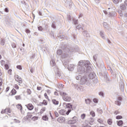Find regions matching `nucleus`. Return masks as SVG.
Instances as JSON below:
<instances>
[{
    "mask_svg": "<svg viewBox=\"0 0 127 127\" xmlns=\"http://www.w3.org/2000/svg\"><path fill=\"white\" fill-rule=\"evenodd\" d=\"M100 35L103 39H106V37H105V32L104 31H100Z\"/></svg>",
    "mask_w": 127,
    "mask_h": 127,
    "instance_id": "nucleus-17",
    "label": "nucleus"
},
{
    "mask_svg": "<svg viewBox=\"0 0 127 127\" xmlns=\"http://www.w3.org/2000/svg\"><path fill=\"white\" fill-rule=\"evenodd\" d=\"M77 117L75 116L73 117L71 120H68L67 121L68 125H74V124H76L77 123Z\"/></svg>",
    "mask_w": 127,
    "mask_h": 127,
    "instance_id": "nucleus-4",
    "label": "nucleus"
},
{
    "mask_svg": "<svg viewBox=\"0 0 127 127\" xmlns=\"http://www.w3.org/2000/svg\"><path fill=\"white\" fill-rule=\"evenodd\" d=\"M66 107L67 109H67V111L65 113L66 115L68 116V115H69V114H70L72 111L71 109H72V106L70 103H68L66 104Z\"/></svg>",
    "mask_w": 127,
    "mask_h": 127,
    "instance_id": "nucleus-5",
    "label": "nucleus"
},
{
    "mask_svg": "<svg viewBox=\"0 0 127 127\" xmlns=\"http://www.w3.org/2000/svg\"><path fill=\"white\" fill-rule=\"evenodd\" d=\"M11 71H12V70H11V69H10L8 70V74L9 75H11Z\"/></svg>",
    "mask_w": 127,
    "mask_h": 127,
    "instance_id": "nucleus-59",
    "label": "nucleus"
},
{
    "mask_svg": "<svg viewBox=\"0 0 127 127\" xmlns=\"http://www.w3.org/2000/svg\"><path fill=\"white\" fill-rule=\"evenodd\" d=\"M14 87L15 89H16L17 90H18V89H19V87L17 84H15Z\"/></svg>",
    "mask_w": 127,
    "mask_h": 127,
    "instance_id": "nucleus-56",
    "label": "nucleus"
},
{
    "mask_svg": "<svg viewBox=\"0 0 127 127\" xmlns=\"http://www.w3.org/2000/svg\"><path fill=\"white\" fill-rule=\"evenodd\" d=\"M117 126H118L119 127H122L123 125H124V122L123 121V120L117 121Z\"/></svg>",
    "mask_w": 127,
    "mask_h": 127,
    "instance_id": "nucleus-18",
    "label": "nucleus"
},
{
    "mask_svg": "<svg viewBox=\"0 0 127 127\" xmlns=\"http://www.w3.org/2000/svg\"><path fill=\"white\" fill-rule=\"evenodd\" d=\"M11 95L13 96L14 95H15L16 94V90L15 89H12L11 91Z\"/></svg>",
    "mask_w": 127,
    "mask_h": 127,
    "instance_id": "nucleus-27",
    "label": "nucleus"
},
{
    "mask_svg": "<svg viewBox=\"0 0 127 127\" xmlns=\"http://www.w3.org/2000/svg\"><path fill=\"white\" fill-rule=\"evenodd\" d=\"M122 119H123V116H122L121 115H118V116H116L117 120H122Z\"/></svg>",
    "mask_w": 127,
    "mask_h": 127,
    "instance_id": "nucleus-41",
    "label": "nucleus"
},
{
    "mask_svg": "<svg viewBox=\"0 0 127 127\" xmlns=\"http://www.w3.org/2000/svg\"><path fill=\"white\" fill-rule=\"evenodd\" d=\"M73 21V23L75 25H76V24H78V20H76V19H73L72 20Z\"/></svg>",
    "mask_w": 127,
    "mask_h": 127,
    "instance_id": "nucleus-46",
    "label": "nucleus"
},
{
    "mask_svg": "<svg viewBox=\"0 0 127 127\" xmlns=\"http://www.w3.org/2000/svg\"><path fill=\"white\" fill-rule=\"evenodd\" d=\"M67 19L68 21L70 22V21H72V20H73L74 19L71 17V15H67Z\"/></svg>",
    "mask_w": 127,
    "mask_h": 127,
    "instance_id": "nucleus-31",
    "label": "nucleus"
},
{
    "mask_svg": "<svg viewBox=\"0 0 127 127\" xmlns=\"http://www.w3.org/2000/svg\"><path fill=\"white\" fill-rule=\"evenodd\" d=\"M97 66L99 69H100L101 72L104 73V72L107 71L106 69V67L105 66V64H104V62L103 61H101L100 64H97Z\"/></svg>",
    "mask_w": 127,
    "mask_h": 127,
    "instance_id": "nucleus-3",
    "label": "nucleus"
},
{
    "mask_svg": "<svg viewBox=\"0 0 127 127\" xmlns=\"http://www.w3.org/2000/svg\"><path fill=\"white\" fill-rule=\"evenodd\" d=\"M60 95L63 97L64 101L65 102H70V101H71V97L68 96V94H67L66 92L61 91L60 93Z\"/></svg>",
    "mask_w": 127,
    "mask_h": 127,
    "instance_id": "nucleus-2",
    "label": "nucleus"
},
{
    "mask_svg": "<svg viewBox=\"0 0 127 127\" xmlns=\"http://www.w3.org/2000/svg\"><path fill=\"white\" fill-rule=\"evenodd\" d=\"M32 120L33 121H36V120H38V117L34 116L32 118Z\"/></svg>",
    "mask_w": 127,
    "mask_h": 127,
    "instance_id": "nucleus-50",
    "label": "nucleus"
},
{
    "mask_svg": "<svg viewBox=\"0 0 127 127\" xmlns=\"http://www.w3.org/2000/svg\"><path fill=\"white\" fill-rule=\"evenodd\" d=\"M16 100H21V96L20 95H17L15 96Z\"/></svg>",
    "mask_w": 127,
    "mask_h": 127,
    "instance_id": "nucleus-38",
    "label": "nucleus"
},
{
    "mask_svg": "<svg viewBox=\"0 0 127 127\" xmlns=\"http://www.w3.org/2000/svg\"><path fill=\"white\" fill-rule=\"evenodd\" d=\"M26 33H30V30L28 29H26Z\"/></svg>",
    "mask_w": 127,
    "mask_h": 127,
    "instance_id": "nucleus-63",
    "label": "nucleus"
},
{
    "mask_svg": "<svg viewBox=\"0 0 127 127\" xmlns=\"http://www.w3.org/2000/svg\"><path fill=\"white\" fill-rule=\"evenodd\" d=\"M108 15L109 17H111V16H113V14H112V13H111L110 12H108Z\"/></svg>",
    "mask_w": 127,
    "mask_h": 127,
    "instance_id": "nucleus-61",
    "label": "nucleus"
},
{
    "mask_svg": "<svg viewBox=\"0 0 127 127\" xmlns=\"http://www.w3.org/2000/svg\"><path fill=\"white\" fill-rule=\"evenodd\" d=\"M85 102L87 105H90L91 103V99H87L85 100Z\"/></svg>",
    "mask_w": 127,
    "mask_h": 127,
    "instance_id": "nucleus-29",
    "label": "nucleus"
},
{
    "mask_svg": "<svg viewBox=\"0 0 127 127\" xmlns=\"http://www.w3.org/2000/svg\"><path fill=\"white\" fill-rule=\"evenodd\" d=\"M92 72V68H91V71L88 73L89 74L88 75V77L90 80H93V79H95L96 78V73L94 72Z\"/></svg>",
    "mask_w": 127,
    "mask_h": 127,
    "instance_id": "nucleus-8",
    "label": "nucleus"
},
{
    "mask_svg": "<svg viewBox=\"0 0 127 127\" xmlns=\"http://www.w3.org/2000/svg\"><path fill=\"white\" fill-rule=\"evenodd\" d=\"M93 101L95 103V104H98L99 103V100L97 98H94L93 99Z\"/></svg>",
    "mask_w": 127,
    "mask_h": 127,
    "instance_id": "nucleus-39",
    "label": "nucleus"
},
{
    "mask_svg": "<svg viewBox=\"0 0 127 127\" xmlns=\"http://www.w3.org/2000/svg\"><path fill=\"white\" fill-rule=\"evenodd\" d=\"M113 1L115 4H117V3H119V0H113Z\"/></svg>",
    "mask_w": 127,
    "mask_h": 127,
    "instance_id": "nucleus-55",
    "label": "nucleus"
},
{
    "mask_svg": "<svg viewBox=\"0 0 127 127\" xmlns=\"http://www.w3.org/2000/svg\"><path fill=\"white\" fill-rule=\"evenodd\" d=\"M27 93L28 95H30V94H31V90L29 89H27Z\"/></svg>",
    "mask_w": 127,
    "mask_h": 127,
    "instance_id": "nucleus-53",
    "label": "nucleus"
},
{
    "mask_svg": "<svg viewBox=\"0 0 127 127\" xmlns=\"http://www.w3.org/2000/svg\"><path fill=\"white\" fill-rule=\"evenodd\" d=\"M103 26L104 28H106L108 30H110V27L109 26V25L106 22L103 23Z\"/></svg>",
    "mask_w": 127,
    "mask_h": 127,
    "instance_id": "nucleus-20",
    "label": "nucleus"
},
{
    "mask_svg": "<svg viewBox=\"0 0 127 127\" xmlns=\"http://www.w3.org/2000/svg\"><path fill=\"white\" fill-rule=\"evenodd\" d=\"M49 35H50L51 36L54 37V33L52 31L49 32Z\"/></svg>",
    "mask_w": 127,
    "mask_h": 127,
    "instance_id": "nucleus-44",
    "label": "nucleus"
},
{
    "mask_svg": "<svg viewBox=\"0 0 127 127\" xmlns=\"http://www.w3.org/2000/svg\"><path fill=\"white\" fill-rule=\"evenodd\" d=\"M42 119L43 120V121H48V117H47V116L46 115L43 116L42 117Z\"/></svg>",
    "mask_w": 127,
    "mask_h": 127,
    "instance_id": "nucleus-34",
    "label": "nucleus"
},
{
    "mask_svg": "<svg viewBox=\"0 0 127 127\" xmlns=\"http://www.w3.org/2000/svg\"><path fill=\"white\" fill-rule=\"evenodd\" d=\"M1 67L3 68V65H5V62L3 60L0 61Z\"/></svg>",
    "mask_w": 127,
    "mask_h": 127,
    "instance_id": "nucleus-28",
    "label": "nucleus"
},
{
    "mask_svg": "<svg viewBox=\"0 0 127 127\" xmlns=\"http://www.w3.org/2000/svg\"><path fill=\"white\" fill-rule=\"evenodd\" d=\"M59 114L61 115V116H64L65 115V110L64 109H61L59 111Z\"/></svg>",
    "mask_w": 127,
    "mask_h": 127,
    "instance_id": "nucleus-19",
    "label": "nucleus"
},
{
    "mask_svg": "<svg viewBox=\"0 0 127 127\" xmlns=\"http://www.w3.org/2000/svg\"><path fill=\"white\" fill-rule=\"evenodd\" d=\"M17 108L18 109V110H20L21 112L22 111V106L21 104H18L17 105Z\"/></svg>",
    "mask_w": 127,
    "mask_h": 127,
    "instance_id": "nucleus-30",
    "label": "nucleus"
},
{
    "mask_svg": "<svg viewBox=\"0 0 127 127\" xmlns=\"http://www.w3.org/2000/svg\"><path fill=\"white\" fill-rule=\"evenodd\" d=\"M42 104L45 105V106H47V101L46 100H43V102L42 103Z\"/></svg>",
    "mask_w": 127,
    "mask_h": 127,
    "instance_id": "nucleus-48",
    "label": "nucleus"
},
{
    "mask_svg": "<svg viewBox=\"0 0 127 127\" xmlns=\"http://www.w3.org/2000/svg\"><path fill=\"white\" fill-rule=\"evenodd\" d=\"M5 44V40L4 39H2L0 42V45H2V46H3L4 44Z\"/></svg>",
    "mask_w": 127,
    "mask_h": 127,
    "instance_id": "nucleus-32",
    "label": "nucleus"
},
{
    "mask_svg": "<svg viewBox=\"0 0 127 127\" xmlns=\"http://www.w3.org/2000/svg\"><path fill=\"white\" fill-rule=\"evenodd\" d=\"M82 29V30H84V29H83V27L82 26H81V25H78L77 27H76V29Z\"/></svg>",
    "mask_w": 127,
    "mask_h": 127,
    "instance_id": "nucleus-42",
    "label": "nucleus"
},
{
    "mask_svg": "<svg viewBox=\"0 0 127 127\" xmlns=\"http://www.w3.org/2000/svg\"><path fill=\"white\" fill-rule=\"evenodd\" d=\"M17 69H19V70H22V67H21V65H18L16 66Z\"/></svg>",
    "mask_w": 127,
    "mask_h": 127,
    "instance_id": "nucleus-49",
    "label": "nucleus"
},
{
    "mask_svg": "<svg viewBox=\"0 0 127 127\" xmlns=\"http://www.w3.org/2000/svg\"><path fill=\"white\" fill-rule=\"evenodd\" d=\"M4 67H5V69L6 70H8V69L9 68V66H8V64H4Z\"/></svg>",
    "mask_w": 127,
    "mask_h": 127,
    "instance_id": "nucleus-51",
    "label": "nucleus"
},
{
    "mask_svg": "<svg viewBox=\"0 0 127 127\" xmlns=\"http://www.w3.org/2000/svg\"><path fill=\"white\" fill-rule=\"evenodd\" d=\"M72 87H73V88H74L76 90H80V86H79V85H78V84H73Z\"/></svg>",
    "mask_w": 127,
    "mask_h": 127,
    "instance_id": "nucleus-23",
    "label": "nucleus"
},
{
    "mask_svg": "<svg viewBox=\"0 0 127 127\" xmlns=\"http://www.w3.org/2000/svg\"><path fill=\"white\" fill-rule=\"evenodd\" d=\"M103 74L104 75V78L107 80V81H111V79L110 78V76H109V73H108V71L107 70H105V71H104Z\"/></svg>",
    "mask_w": 127,
    "mask_h": 127,
    "instance_id": "nucleus-9",
    "label": "nucleus"
},
{
    "mask_svg": "<svg viewBox=\"0 0 127 127\" xmlns=\"http://www.w3.org/2000/svg\"><path fill=\"white\" fill-rule=\"evenodd\" d=\"M99 95L101 97H104V92L103 91L99 92Z\"/></svg>",
    "mask_w": 127,
    "mask_h": 127,
    "instance_id": "nucleus-43",
    "label": "nucleus"
},
{
    "mask_svg": "<svg viewBox=\"0 0 127 127\" xmlns=\"http://www.w3.org/2000/svg\"><path fill=\"white\" fill-rule=\"evenodd\" d=\"M95 1L96 2V3L98 4V3H100V0H95Z\"/></svg>",
    "mask_w": 127,
    "mask_h": 127,
    "instance_id": "nucleus-64",
    "label": "nucleus"
},
{
    "mask_svg": "<svg viewBox=\"0 0 127 127\" xmlns=\"http://www.w3.org/2000/svg\"><path fill=\"white\" fill-rule=\"evenodd\" d=\"M57 121L60 124H62V123H64V122H65V118L63 117H61L58 119Z\"/></svg>",
    "mask_w": 127,
    "mask_h": 127,
    "instance_id": "nucleus-14",
    "label": "nucleus"
},
{
    "mask_svg": "<svg viewBox=\"0 0 127 127\" xmlns=\"http://www.w3.org/2000/svg\"><path fill=\"white\" fill-rule=\"evenodd\" d=\"M122 102H123V98L119 97L115 101V105H117V106H121V105H122Z\"/></svg>",
    "mask_w": 127,
    "mask_h": 127,
    "instance_id": "nucleus-6",
    "label": "nucleus"
},
{
    "mask_svg": "<svg viewBox=\"0 0 127 127\" xmlns=\"http://www.w3.org/2000/svg\"><path fill=\"white\" fill-rule=\"evenodd\" d=\"M11 46L12 48H16V44H15L14 43H12Z\"/></svg>",
    "mask_w": 127,
    "mask_h": 127,
    "instance_id": "nucleus-52",
    "label": "nucleus"
},
{
    "mask_svg": "<svg viewBox=\"0 0 127 127\" xmlns=\"http://www.w3.org/2000/svg\"><path fill=\"white\" fill-rule=\"evenodd\" d=\"M57 53L58 55H61V54H62L63 53V51H62V50H59L57 51Z\"/></svg>",
    "mask_w": 127,
    "mask_h": 127,
    "instance_id": "nucleus-36",
    "label": "nucleus"
},
{
    "mask_svg": "<svg viewBox=\"0 0 127 127\" xmlns=\"http://www.w3.org/2000/svg\"><path fill=\"white\" fill-rule=\"evenodd\" d=\"M107 123H108V125L111 126V125H112V124H113V121H112V119H108Z\"/></svg>",
    "mask_w": 127,
    "mask_h": 127,
    "instance_id": "nucleus-35",
    "label": "nucleus"
},
{
    "mask_svg": "<svg viewBox=\"0 0 127 127\" xmlns=\"http://www.w3.org/2000/svg\"><path fill=\"white\" fill-rule=\"evenodd\" d=\"M15 80L16 81V82H18L20 84H21L22 83V79L19 77L18 75H15L14 76Z\"/></svg>",
    "mask_w": 127,
    "mask_h": 127,
    "instance_id": "nucleus-10",
    "label": "nucleus"
},
{
    "mask_svg": "<svg viewBox=\"0 0 127 127\" xmlns=\"http://www.w3.org/2000/svg\"><path fill=\"white\" fill-rule=\"evenodd\" d=\"M38 30H39V31H42V27H41V26L38 27Z\"/></svg>",
    "mask_w": 127,
    "mask_h": 127,
    "instance_id": "nucleus-62",
    "label": "nucleus"
},
{
    "mask_svg": "<svg viewBox=\"0 0 127 127\" xmlns=\"http://www.w3.org/2000/svg\"><path fill=\"white\" fill-rule=\"evenodd\" d=\"M83 34L85 37H90V34L87 32V31H83Z\"/></svg>",
    "mask_w": 127,
    "mask_h": 127,
    "instance_id": "nucleus-22",
    "label": "nucleus"
},
{
    "mask_svg": "<svg viewBox=\"0 0 127 127\" xmlns=\"http://www.w3.org/2000/svg\"><path fill=\"white\" fill-rule=\"evenodd\" d=\"M55 115L56 116V117L57 118H58V117H59V114H58V113L57 112H55Z\"/></svg>",
    "mask_w": 127,
    "mask_h": 127,
    "instance_id": "nucleus-58",
    "label": "nucleus"
},
{
    "mask_svg": "<svg viewBox=\"0 0 127 127\" xmlns=\"http://www.w3.org/2000/svg\"><path fill=\"white\" fill-rule=\"evenodd\" d=\"M87 79L86 75L82 77L80 79V84L84 85V84H86L87 83Z\"/></svg>",
    "mask_w": 127,
    "mask_h": 127,
    "instance_id": "nucleus-7",
    "label": "nucleus"
},
{
    "mask_svg": "<svg viewBox=\"0 0 127 127\" xmlns=\"http://www.w3.org/2000/svg\"><path fill=\"white\" fill-rule=\"evenodd\" d=\"M10 19H9V16H5V22L7 25H10V23L9 22Z\"/></svg>",
    "mask_w": 127,
    "mask_h": 127,
    "instance_id": "nucleus-13",
    "label": "nucleus"
},
{
    "mask_svg": "<svg viewBox=\"0 0 127 127\" xmlns=\"http://www.w3.org/2000/svg\"><path fill=\"white\" fill-rule=\"evenodd\" d=\"M93 60L96 62V61H97V59L98 58V55H95L93 56Z\"/></svg>",
    "mask_w": 127,
    "mask_h": 127,
    "instance_id": "nucleus-40",
    "label": "nucleus"
},
{
    "mask_svg": "<svg viewBox=\"0 0 127 127\" xmlns=\"http://www.w3.org/2000/svg\"><path fill=\"white\" fill-rule=\"evenodd\" d=\"M120 8L122 10H126V9H127V6H126V5L124 4H121L120 5Z\"/></svg>",
    "mask_w": 127,
    "mask_h": 127,
    "instance_id": "nucleus-21",
    "label": "nucleus"
},
{
    "mask_svg": "<svg viewBox=\"0 0 127 127\" xmlns=\"http://www.w3.org/2000/svg\"><path fill=\"white\" fill-rule=\"evenodd\" d=\"M51 64H53V66H55V61H54V60H52L51 61Z\"/></svg>",
    "mask_w": 127,
    "mask_h": 127,
    "instance_id": "nucleus-57",
    "label": "nucleus"
},
{
    "mask_svg": "<svg viewBox=\"0 0 127 127\" xmlns=\"http://www.w3.org/2000/svg\"><path fill=\"white\" fill-rule=\"evenodd\" d=\"M32 117V113L28 112L27 113V116L25 117L26 120H29V119H31Z\"/></svg>",
    "mask_w": 127,
    "mask_h": 127,
    "instance_id": "nucleus-15",
    "label": "nucleus"
},
{
    "mask_svg": "<svg viewBox=\"0 0 127 127\" xmlns=\"http://www.w3.org/2000/svg\"><path fill=\"white\" fill-rule=\"evenodd\" d=\"M52 102L54 105H58L59 104V101L56 100V99H53Z\"/></svg>",
    "mask_w": 127,
    "mask_h": 127,
    "instance_id": "nucleus-25",
    "label": "nucleus"
},
{
    "mask_svg": "<svg viewBox=\"0 0 127 127\" xmlns=\"http://www.w3.org/2000/svg\"><path fill=\"white\" fill-rule=\"evenodd\" d=\"M92 71V67H91V63L89 61H80L78 63V66L77 68V71L76 75V80H79L82 78L81 75L87 76L90 72Z\"/></svg>",
    "mask_w": 127,
    "mask_h": 127,
    "instance_id": "nucleus-1",
    "label": "nucleus"
},
{
    "mask_svg": "<svg viewBox=\"0 0 127 127\" xmlns=\"http://www.w3.org/2000/svg\"><path fill=\"white\" fill-rule=\"evenodd\" d=\"M51 26L52 28H56V22H55V21H53L51 24Z\"/></svg>",
    "mask_w": 127,
    "mask_h": 127,
    "instance_id": "nucleus-26",
    "label": "nucleus"
},
{
    "mask_svg": "<svg viewBox=\"0 0 127 127\" xmlns=\"http://www.w3.org/2000/svg\"><path fill=\"white\" fill-rule=\"evenodd\" d=\"M62 49L64 50V52L67 53L69 52V51L68 50V48L65 47L64 48L63 47H62Z\"/></svg>",
    "mask_w": 127,
    "mask_h": 127,
    "instance_id": "nucleus-24",
    "label": "nucleus"
},
{
    "mask_svg": "<svg viewBox=\"0 0 127 127\" xmlns=\"http://www.w3.org/2000/svg\"><path fill=\"white\" fill-rule=\"evenodd\" d=\"M44 96L46 98V99H47V100H48V101H50L49 98H48V96H47V93H45L44 94Z\"/></svg>",
    "mask_w": 127,
    "mask_h": 127,
    "instance_id": "nucleus-54",
    "label": "nucleus"
},
{
    "mask_svg": "<svg viewBox=\"0 0 127 127\" xmlns=\"http://www.w3.org/2000/svg\"><path fill=\"white\" fill-rule=\"evenodd\" d=\"M98 122L99 123V124H103V120H102L101 119H98Z\"/></svg>",
    "mask_w": 127,
    "mask_h": 127,
    "instance_id": "nucleus-60",
    "label": "nucleus"
},
{
    "mask_svg": "<svg viewBox=\"0 0 127 127\" xmlns=\"http://www.w3.org/2000/svg\"><path fill=\"white\" fill-rule=\"evenodd\" d=\"M90 114L91 115V116H92V117H93L94 118V117H95L96 116V114H95V112L94 111H91L90 112Z\"/></svg>",
    "mask_w": 127,
    "mask_h": 127,
    "instance_id": "nucleus-37",
    "label": "nucleus"
},
{
    "mask_svg": "<svg viewBox=\"0 0 127 127\" xmlns=\"http://www.w3.org/2000/svg\"><path fill=\"white\" fill-rule=\"evenodd\" d=\"M89 125H90L91 126H93V125H94V124H95V121H94V120L92 121H90L89 122Z\"/></svg>",
    "mask_w": 127,
    "mask_h": 127,
    "instance_id": "nucleus-47",
    "label": "nucleus"
},
{
    "mask_svg": "<svg viewBox=\"0 0 127 127\" xmlns=\"http://www.w3.org/2000/svg\"><path fill=\"white\" fill-rule=\"evenodd\" d=\"M74 64H69L67 66V69L69 70V71H73L74 70Z\"/></svg>",
    "mask_w": 127,
    "mask_h": 127,
    "instance_id": "nucleus-16",
    "label": "nucleus"
},
{
    "mask_svg": "<svg viewBox=\"0 0 127 127\" xmlns=\"http://www.w3.org/2000/svg\"><path fill=\"white\" fill-rule=\"evenodd\" d=\"M85 117H86V114H83L81 115V118L82 120H84Z\"/></svg>",
    "mask_w": 127,
    "mask_h": 127,
    "instance_id": "nucleus-45",
    "label": "nucleus"
},
{
    "mask_svg": "<svg viewBox=\"0 0 127 127\" xmlns=\"http://www.w3.org/2000/svg\"><path fill=\"white\" fill-rule=\"evenodd\" d=\"M45 111H46V108L44 107L41 109L40 113V114H43V113H44V112H45Z\"/></svg>",
    "mask_w": 127,
    "mask_h": 127,
    "instance_id": "nucleus-33",
    "label": "nucleus"
},
{
    "mask_svg": "<svg viewBox=\"0 0 127 127\" xmlns=\"http://www.w3.org/2000/svg\"><path fill=\"white\" fill-rule=\"evenodd\" d=\"M119 87L122 92H124L125 91V85H124V82L121 81L119 83Z\"/></svg>",
    "mask_w": 127,
    "mask_h": 127,
    "instance_id": "nucleus-12",
    "label": "nucleus"
},
{
    "mask_svg": "<svg viewBox=\"0 0 127 127\" xmlns=\"http://www.w3.org/2000/svg\"><path fill=\"white\" fill-rule=\"evenodd\" d=\"M25 107L29 110V111H32L34 109L33 105L30 103L25 105Z\"/></svg>",
    "mask_w": 127,
    "mask_h": 127,
    "instance_id": "nucleus-11",
    "label": "nucleus"
}]
</instances>
